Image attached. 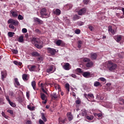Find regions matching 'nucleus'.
Masks as SVG:
<instances>
[{
	"label": "nucleus",
	"instance_id": "nucleus-60",
	"mask_svg": "<svg viewBox=\"0 0 124 124\" xmlns=\"http://www.w3.org/2000/svg\"><path fill=\"white\" fill-rule=\"evenodd\" d=\"M18 62L17 61H14V63L16 64V65H18Z\"/></svg>",
	"mask_w": 124,
	"mask_h": 124
},
{
	"label": "nucleus",
	"instance_id": "nucleus-62",
	"mask_svg": "<svg viewBox=\"0 0 124 124\" xmlns=\"http://www.w3.org/2000/svg\"><path fill=\"white\" fill-rule=\"evenodd\" d=\"M10 95H11V96H13V95H14V93H13V92H10Z\"/></svg>",
	"mask_w": 124,
	"mask_h": 124
},
{
	"label": "nucleus",
	"instance_id": "nucleus-35",
	"mask_svg": "<svg viewBox=\"0 0 124 124\" xmlns=\"http://www.w3.org/2000/svg\"><path fill=\"white\" fill-rule=\"evenodd\" d=\"M66 7L68 9H71V8H72V7H73V5L71 4H68L66 5Z\"/></svg>",
	"mask_w": 124,
	"mask_h": 124
},
{
	"label": "nucleus",
	"instance_id": "nucleus-40",
	"mask_svg": "<svg viewBox=\"0 0 124 124\" xmlns=\"http://www.w3.org/2000/svg\"><path fill=\"white\" fill-rule=\"evenodd\" d=\"M77 72H78V73H83V71H82V69L80 68H78L77 69Z\"/></svg>",
	"mask_w": 124,
	"mask_h": 124
},
{
	"label": "nucleus",
	"instance_id": "nucleus-34",
	"mask_svg": "<svg viewBox=\"0 0 124 124\" xmlns=\"http://www.w3.org/2000/svg\"><path fill=\"white\" fill-rule=\"evenodd\" d=\"M14 34H15V33L13 32H8V35L9 37H13L14 36Z\"/></svg>",
	"mask_w": 124,
	"mask_h": 124
},
{
	"label": "nucleus",
	"instance_id": "nucleus-12",
	"mask_svg": "<svg viewBox=\"0 0 124 124\" xmlns=\"http://www.w3.org/2000/svg\"><path fill=\"white\" fill-rule=\"evenodd\" d=\"M5 97H6V100L8 101L10 105H11L12 107H15L16 106V104H15L13 102H11V101H10V99H9V96H8V95H5Z\"/></svg>",
	"mask_w": 124,
	"mask_h": 124
},
{
	"label": "nucleus",
	"instance_id": "nucleus-54",
	"mask_svg": "<svg viewBox=\"0 0 124 124\" xmlns=\"http://www.w3.org/2000/svg\"><path fill=\"white\" fill-rule=\"evenodd\" d=\"M89 2V0H83V3L84 4H88V3Z\"/></svg>",
	"mask_w": 124,
	"mask_h": 124
},
{
	"label": "nucleus",
	"instance_id": "nucleus-55",
	"mask_svg": "<svg viewBox=\"0 0 124 124\" xmlns=\"http://www.w3.org/2000/svg\"><path fill=\"white\" fill-rule=\"evenodd\" d=\"M82 114L83 116H85V115H87V112L86 111V110H84L82 112Z\"/></svg>",
	"mask_w": 124,
	"mask_h": 124
},
{
	"label": "nucleus",
	"instance_id": "nucleus-41",
	"mask_svg": "<svg viewBox=\"0 0 124 124\" xmlns=\"http://www.w3.org/2000/svg\"><path fill=\"white\" fill-rule=\"evenodd\" d=\"M18 20H24V16L21 15H19L18 16Z\"/></svg>",
	"mask_w": 124,
	"mask_h": 124
},
{
	"label": "nucleus",
	"instance_id": "nucleus-23",
	"mask_svg": "<svg viewBox=\"0 0 124 124\" xmlns=\"http://www.w3.org/2000/svg\"><path fill=\"white\" fill-rule=\"evenodd\" d=\"M31 86L33 90L35 91L36 90V83L35 82V81H33L31 82Z\"/></svg>",
	"mask_w": 124,
	"mask_h": 124
},
{
	"label": "nucleus",
	"instance_id": "nucleus-58",
	"mask_svg": "<svg viewBox=\"0 0 124 124\" xmlns=\"http://www.w3.org/2000/svg\"><path fill=\"white\" fill-rule=\"evenodd\" d=\"M71 76L73 77V78H76L77 77V76L75 74H73L71 75Z\"/></svg>",
	"mask_w": 124,
	"mask_h": 124
},
{
	"label": "nucleus",
	"instance_id": "nucleus-11",
	"mask_svg": "<svg viewBox=\"0 0 124 124\" xmlns=\"http://www.w3.org/2000/svg\"><path fill=\"white\" fill-rule=\"evenodd\" d=\"M34 21L35 23H38V25H43V24H44V23L42 21V20H41L37 17H34Z\"/></svg>",
	"mask_w": 124,
	"mask_h": 124
},
{
	"label": "nucleus",
	"instance_id": "nucleus-9",
	"mask_svg": "<svg viewBox=\"0 0 124 124\" xmlns=\"http://www.w3.org/2000/svg\"><path fill=\"white\" fill-rule=\"evenodd\" d=\"M114 39L118 43L122 40L123 36L121 35H115L113 37Z\"/></svg>",
	"mask_w": 124,
	"mask_h": 124
},
{
	"label": "nucleus",
	"instance_id": "nucleus-36",
	"mask_svg": "<svg viewBox=\"0 0 124 124\" xmlns=\"http://www.w3.org/2000/svg\"><path fill=\"white\" fill-rule=\"evenodd\" d=\"M100 85H101L100 82H99L98 81H95L94 83V87H98V86H100Z\"/></svg>",
	"mask_w": 124,
	"mask_h": 124
},
{
	"label": "nucleus",
	"instance_id": "nucleus-2",
	"mask_svg": "<svg viewBox=\"0 0 124 124\" xmlns=\"http://www.w3.org/2000/svg\"><path fill=\"white\" fill-rule=\"evenodd\" d=\"M41 15V18H49L51 15L50 14H48L47 13V10L45 8H43L41 9V11L40 12Z\"/></svg>",
	"mask_w": 124,
	"mask_h": 124
},
{
	"label": "nucleus",
	"instance_id": "nucleus-24",
	"mask_svg": "<svg viewBox=\"0 0 124 124\" xmlns=\"http://www.w3.org/2000/svg\"><path fill=\"white\" fill-rule=\"evenodd\" d=\"M41 118L42 119L44 122H47V119H46V117L45 116V114L42 113H41Z\"/></svg>",
	"mask_w": 124,
	"mask_h": 124
},
{
	"label": "nucleus",
	"instance_id": "nucleus-59",
	"mask_svg": "<svg viewBox=\"0 0 124 124\" xmlns=\"http://www.w3.org/2000/svg\"><path fill=\"white\" fill-rule=\"evenodd\" d=\"M78 45H81V44H82V41H81V40L78 41Z\"/></svg>",
	"mask_w": 124,
	"mask_h": 124
},
{
	"label": "nucleus",
	"instance_id": "nucleus-57",
	"mask_svg": "<svg viewBox=\"0 0 124 124\" xmlns=\"http://www.w3.org/2000/svg\"><path fill=\"white\" fill-rule=\"evenodd\" d=\"M97 117H98L99 118H101V117H102V114L101 113H98L97 114Z\"/></svg>",
	"mask_w": 124,
	"mask_h": 124
},
{
	"label": "nucleus",
	"instance_id": "nucleus-25",
	"mask_svg": "<svg viewBox=\"0 0 124 124\" xmlns=\"http://www.w3.org/2000/svg\"><path fill=\"white\" fill-rule=\"evenodd\" d=\"M11 13L13 17H18V13L16 11H11Z\"/></svg>",
	"mask_w": 124,
	"mask_h": 124
},
{
	"label": "nucleus",
	"instance_id": "nucleus-13",
	"mask_svg": "<svg viewBox=\"0 0 124 124\" xmlns=\"http://www.w3.org/2000/svg\"><path fill=\"white\" fill-rule=\"evenodd\" d=\"M14 85H15V87L16 88H19V87H20V86H21V84H20V82H19V80H18V79L17 78H15L14 79Z\"/></svg>",
	"mask_w": 124,
	"mask_h": 124
},
{
	"label": "nucleus",
	"instance_id": "nucleus-49",
	"mask_svg": "<svg viewBox=\"0 0 124 124\" xmlns=\"http://www.w3.org/2000/svg\"><path fill=\"white\" fill-rule=\"evenodd\" d=\"M26 96L27 98H30V92H26Z\"/></svg>",
	"mask_w": 124,
	"mask_h": 124
},
{
	"label": "nucleus",
	"instance_id": "nucleus-19",
	"mask_svg": "<svg viewBox=\"0 0 124 124\" xmlns=\"http://www.w3.org/2000/svg\"><path fill=\"white\" fill-rule=\"evenodd\" d=\"M96 58H97V54H96V53L91 54V59L96 60Z\"/></svg>",
	"mask_w": 124,
	"mask_h": 124
},
{
	"label": "nucleus",
	"instance_id": "nucleus-33",
	"mask_svg": "<svg viewBox=\"0 0 124 124\" xmlns=\"http://www.w3.org/2000/svg\"><path fill=\"white\" fill-rule=\"evenodd\" d=\"M41 98L42 100H45V98H46V95L43 93H41Z\"/></svg>",
	"mask_w": 124,
	"mask_h": 124
},
{
	"label": "nucleus",
	"instance_id": "nucleus-51",
	"mask_svg": "<svg viewBox=\"0 0 124 124\" xmlns=\"http://www.w3.org/2000/svg\"><path fill=\"white\" fill-rule=\"evenodd\" d=\"M99 79L100 80V81H102L103 82H105V81H106V79L104 78H100Z\"/></svg>",
	"mask_w": 124,
	"mask_h": 124
},
{
	"label": "nucleus",
	"instance_id": "nucleus-44",
	"mask_svg": "<svg viewBox=\"0 0 124 124\" xmlns=\"http://www.w3.org/2000/svg\"><path fill=\"white\" fill-rule=\"evenodd\" d=\"M8 113H9L10 114H11V115H13L14 112H13V110H11V109H8L7 110Z\"/></svg>",
	"mask_w": 124,
	"mask_h": 124
},
{
	"label": "nucleus",
	"instance_id": "nucleus-29",
	"mask_svg": "<svg viewBox=\"0 0 124 124\" xmlns=\"http://www.w3.org/2000/svg\"><path fill=\"white\" fill-rule=\"evenodd\" d=\"M22 79L24 81H27L28 80V75L27 74H23L22 75Z\"/></svg>",
	"mask_w": 124,
	"mask_h": 124
},
{
	"label": "nucleus",
	"instance_id": "nucleus-37",
	"mask_svg": "<svg viewBox=\"0 0 124 124\" xmlns=\"http://www.w3.org/2000/svg\"><path fill=\"white\" fill-rule=\"evenodd\" d=\"M83 61L84 62H91V60L90 59L85 58L83 59Z\"/></svg>",
	"mask_w": 124,
	"mask_h": 124
},
{
	"label": "nucleus",
	"instance_id": "nucleus-50",
	"mask_svg": "<svg viewBox=\"0 0 124 124\" xmlns=\"http://www.w3.org/2000/svg\"><path fill=\"white\" fill-rule=\"evenodd\" d=\"M76 104H80V103H81V101L79 99L77 100L76 101Z\"/></svg>",
	"mask_w": 124,
	"mask_h": 124
},
{
	"label": "nucleus",
	"instance_id": "nucleus-45",
	"mask_svg": "<svg viewBox=\"0 0 124 124\" xmlns=\"http://www.w3.org/2000/svg\"><path fill=\"white\" fill-rule=\"evenodd\" d=\"M22 31L23 33H26L28 31V30L26 28H23L22 29Z\"/></svg>",
	"mask_w": 124,
	"mask_h": 124
},
{
	"label": "nucleus",
	"instance_id": "nucleus-48",
	"mask_svg": "<svg viewBox=\"0 0 124 124\" xmlns=\"http://www.w3.org/2000/svg\"><path fill=\"white\" fill-rule=\"evenodd\" d=\"M39 124H45V123H44V121H43V120H41V119H40V120H39Z\"/></svg>",
	"mask_w": 124,
	"mask_h": 124
},
{
	"label": "nucleus",
	"instance_id": "nucleus-32",
	"mask_svg": "<svg viewBox=\"0 0 124 124\" xmlns=\"http://www.w3.org/2000/svg\"><path fill=\"white\" fill-rule=\"evenodd\" d=\"M86 119L88 120V121H92V120H93V116H86Z\"/></svg>",
	"mask_w": 124,
	"mask_h": 124
},
{
	"label": "nucleus",
	"instance_id": "nucleus-39",
	"mask_svg": "<svg viewBox=\"0 0 124 124\" xmlns=\"http://www.w3.org/2000/svg\"><path fill=\"white\" fill-rule=\"evenodd\" d=\"M75 33H76V34H80V32H81V31L80 30V29H77L75 31Z\"/></svg>",
	"mask_w": 124,
	"mask_h": 124
},
{
	"label": "nucleus",
	"instance_id": "nucleus-14",
	"mask_svg": "<svg viewBox=\"0 0 124 124\" xmlns=\"http://www.w3.org/2000/svg\"><path fill=\"white\" fill-rule=\"evenodd\" d=\"M28 68L31 71V72H32L33 71H35V68H36V66L35 65H28L27 66Z\"/></svg>",
	"mask_w": 124,
	"mask_h": 124
},
{
	"label": "nucleus",
	"instance_id": "nucleus-1",
	"mask_svg": "<svg viewBox=\"0 0 124 124\" xmlns=\"http://www.w3.org/2000/svg\"><path fill=\"white\" fill-rule=\"evenodd\" d=\"M31 40L32 42H34V43H35L34 46L37 49H41L42 48H43V43L41 42L40 40L36 38V37H33Z\"/></svg>",
	"mask_w": 124,
	"mask_h": 124
},
{
	"label": "nucleus",
	"instance_id": "nucleus-56",
	"mask_svg": "<svg viewBox=\"0 0 124 124\" xmlns=\"http://www.w3.org/2000/svg\"><path fill=\"white\" fill-rule=\"evenodd\" d=\"M42 92H43L45 93H46V94H47V92L46 91H45V90L44 89V88H42Z\"/></svg>",
	"mask_w": 124,
	"mask_h": 124
},
{
	"label": "nucleus",
	"instance_id": "nucleus-38",
	"mask_svg": "<svg viewBox=\"0 0 124 124\" xmlns=\"http://www.w3.org/2000/svg\"><path fill=\"white\" fill-rule=\"evenodd\" d=\"M1 115L5 119H8V116L5 115V113L3 111H2Z\"/></svg>",
	"mask_w": 124,
	"mask_h": 124
},
{
	"label": "nucleus",
	"instance_id": "nucleus-3",
	"mask_svg": "<svg viewBox=\"0 0 124 124\" xmlns=\"http://www.w3.org/2000/svg\"><path fill=\"white\" fill-rule=\"evenodd\" d=\"M117 64L113 63L112 61H108V70L110 71H113V70H115L116 68L117 67Z\"/></svg>",
	"mask_w": 124,
	"mask_h": 124
},
{
	"label": "nucleus",
	"instance_id": "nucleus-22",
	"mask_svg": "<svg viewBox=\"0 0 124 124\" xmlns=\"http://www.w3.org/2000/svg\"><path fill=\"white\" fill-rule=\"evenodd\" d=\"M93 62H88L86 64V67H92V66H93Z\"/></svg>",
	"mask_w": 124,
	"mask_h": 124
},
{
	"label": "nucleus",
	"instance_id": "nucleus-63",
	"mask_svg": "<svg viewBox=\"0 0 124 124\" xmlns=\"http://www.w3.org/2000/svg\"><path fill=\"white\" fill-rule=\"evenodd\" d=\"M116 15L117 17H118L119 18H120V16H121V14L116 13Z\"/></svg>",
	"mask_w": 124,
	"mask_h": 124
},
{
	"label": "nucleus",
	"instance_id": "nucleus-27",
	"mask_svg": "<svg viewBox=\"0 0 124 124\" xmlns=\"http://www.w3.org/2000/svg\"><path fill=\"white\" fill-rule=\"evenodd\" d=\"M18 42H20V43H22V42H24V36L23 35L20 36L18 38Z\"/></svg>",
	"mask_w": 124,
	"mask_h": 124
},
{
	"label": "nucleus",
	"instance_id": "nucleus-64",
	"mask_svg": "<svg viewBox=\"0 0 124 124\" xmlns=\"http://www.w3.org/2000/svg\"><path fill=\"white\" fill-rule=\"evenodd\" d=\"M27 124H31V121H29V120H28V121H27Z\"/></svg>",
	"mask_w": 124,
	"mask_h": 124
},
{
	"label": "nucleus",
	"instance_id": "nucleus-61",
	"mask_svg": "<svg viewBox=\"0 0 124 124\" xmlns=\"http://www.w3.org/2000/svg\"><path fill=\"white\" fill-rule=\"evenodd\" d=\"M119 100H120V101H121V102H122L124 104V99L120 98V99H119Z\"/></svg>",
	"mask_w": 124,
	"mask_h": 124
},
{
	"label": "nucleus",
	"instance_id": "nucleus-47",
	"mask_svg": "<svg viewBox=\"0 0 124 124\" xmlns=\"http://www.w3.org/2000/svg\"><path fill=\"white\" fill-rule=\"evenodd\" d=\"M78 26H83L84 25V22L82 21H79L78 23Z\"/></svg>",
	"mask_w": 124,
	"mask_h": 124
},
{
	"label": "nucleus",
	"instance_id": "nucleus-28",
	"mask_svg": "<svg viewBox=\"0 0 124 124\" xmlns=\"http://www.w3.org/2000/svg\"><path fill=\"white\" fill-rule=\"evenodd\" d=\"M80 18H81V17L80 16H78L77 15L74 16L73 17V21H76V20H79V19H80Z\"/></svg>",
	"mask_w": 124,
	"mask_h": 124
},
{
	"label": "nucleus",
	"instance_id": "nucleus-15",
	"mask_svg": "<svg viewBox=\"0 0 124 124\" xmlns=\"http://www.w3.org/2000/svg\"><path fill=\"white\" fill-rule=\"evenodd\" d=\"M53 12L55 15H57V16H60L62 12L59 9H56L55 10L53 11Z\"/></svg>",
	"mask_w": 124,
	"mask_h": 124
},
{
	"label": "nucleus",
	"instance_id": "nucleus-4",
	"mask_svg": "<svg viewBox=\"0 0 124 124\" xmlns=\"http://www.w3.org/2000/svg\"><path fill=\"white\" fill-rule=\"evenodd\" d=\"M53 69H54V65H49L48 67L46 70V72L49 74L51 73H54V72H55V70H53Z\"/></svg>",
	"mask_w": 124,
	"mask_h": 124
},
{
	"label": "nucleus",
	"instance_id": "nucleus-42",
	"mask_svg": "<svg viewBox=\"0 0 124 124\" xmlns=\"http://www.w3.org/2000/svg\"><path fill=\"white\" fill-rule=\"evenodd\" d=\"M12 52H13V54H18V50L17 49H12Z\"/></svg>",
	"mask_w": 124,
	"mask_h": 124
},
{
	"label": "nucleus",
	"instance_id": "nucleus-7",
	"mask_svg": "<svg viewBox=\"0 0 124 124\" xmlns=\"http://www.w3.org/2000/svg\"><path fill=\"white\" fill-rule=\"evenodd\" d=\"M50 97L52 99H57V98H60V95L59 93H57L56 92H54L53 94H50Z\"/></svg>",
	"mask_w": 124,
	"mask_h": 124
},
{
	"label": "nucleus",
	"instance_id": "nucleus-21",
	"mask_svg": "<svg viewBox=\"0 0 124 124\" xmlns=\"http://www.w3.org/2000/svg\"><path fill=\"white\" fill-rule=\"evenodd\" d=\"M108 31L111 32V33H112V34H113V35L114 34H115V33H116V31L112 29V26H109Z\"/></svg>",
	"mask_w": 124,
	"mask_h": 124
},
{
	"label": "nucleus",
	"instance_id": "nucleus-16",
	"mask_svg": "<svg viewBox=\"0 0 124 124\" xmlns=\"http://www.w3.org/2000/svg\"><path fill=\"white\" fill-rule=\"evenodd\" d=\"M6 71H3L1 72V79L2 81H4V78L6 77L7 75Z\"/></svg>",
	"mask_w": 124,
	"mask_h": 124
},
{
	"label": "nucleus",
	"instance_id": "nucleus-10",
	"mask_svg": "<svg viewBox=\"0 0 124 124\" xmlns=\"http://www.w3.org/2000/svg\"><path fill=\"white\" fill-rule=\"evenodd\" d=\"M86 11H87V9H86L85 8H83L80 10H79L78 12V13L79 15H80V16H82L83 14H85V13H86Z\"/></svg>",
	"mask_w": 124,
	"mask_h": 124
},
{
	"label": "nucleus",
	"instance_id": "nucleus-26",
	"mask_svg": "<svg viewBox=\"0 0 124 124\" xmlns=\"http://www.w3.org/2000/svg\"><path fill=\"white\" fill-rule=\"evenodd\" d=\"M69 86H70L69 83H66L65 84V88L66 91H67V93H69V91H70Z\"/></svg>",
	"mask_w": 124,
	"mask_h": 124
},
{
	"label": "nucleus",
	"instance_id": "nucleus-31",
	"mask_svg": "<svg viewBox=\"0 0 124 124\" xmlns=\"http://www.w3.org/2000/svg\"><path fill=\"white\" fill-rule=\"evenodd\" d=\"M62 43V40H58L56 41V44L57 46H61V44Z\"/></svg>",
	"mask_w": 124,
	"mask_h": 124
},
{
	"label": "nucleus",
	"instance_id": "nucleus-53",
	"mask_svg": "<svg viewBox=\"0 0 124 124\" xmlns=\"http://www.w3.org/2000/svg\"><path fill=\"white\" fill-rule=\"evenodd\" d=\"M35 31L36 33H40V32H41V31H40V30H39V29H36L35 30Z\"/></svg>",
	"mask_w": 124,
	"mask_h": 124
},
{
	"label": "nucleus",
	"instance_id": "nucleus-30",
	"mask_svg": "<svg viewBox=\"0 0 124 124\" xmlns=\"http://www.w3.org/2000/svg\"><path fill=\"white\" fill-rule=\"evenodd\" d=\"M9 28L10 29H12V30H13L14 31H16V30H17V29L15 28V27H14V26H13L12 24H10L9 25Z\"/></svg>",
	"mask_w": 124,
	"mask_h": 124
},
{
	"label": "nucleus",
	"instance_id": "nucleus-6",
	"mask_svg": "<svg viewBox=\"0 0 124 124\" xmlns=\"http://www.w3.org/2000/svg\"><path fill=\"white\" fill-rule=\"evenodd\" d=\"M47 53L48 54H50V55H52V56H54L57 52L55 48H52L51 47H47Z\"/></svg>",
	"mask_w": 124,
	"mask_h": 124
},
{
	"label": "nucleus",
	"instance_id": "nucleus-43",
	"mask_svg": "<svg viewBox=\"0 0 124 124\" xmlns=\"http://www.w3.org/2000/svg\"><path fill=\"white\" fill-rule=\"evenodd\" d=\"M2 104H4L3 99H2V98H0V105H2Z\"/></svg>",
	"mask_w": 124,
	"mask_h": 124
},
{
	"label": "nucleus",
	"instance_id": "nucleus-17",
	"mask_svg": "<svg viewBox=\"0 0 124 124\" xmlns=\"http://www.w3.org/2000/svg\"><path fill=\"white\" fill-rule=\"evenodd\" d=\"M67 118H68L69 122H70L71 121H72V120H73V116L72 115V114H71V112H67Z\"/></svg>",
	"mask_w": 124,
	"mask_h": 124
},
{
	"label": "nucleus",
	"instance_id": "nucleus-8",
	"mask_svg": "<svg viewBox=\"0 0 124 124\" xmlns=\"http://www.w3.org/2000/svg\"><path fill=\"white\" fill-rule=\"evenodd\" d=\"M82 76L85 78H91V77H92V76L91 75V72L89 71L84 72L82 73Z\"/></svg>",
	"mask_w": 124,
	"mask_h": 124
},
{
	"label": "nucleus",
	"instance_id": "nucleus-5",
	"mask_svg": "<svg viewBox=\"0 0 124 124\" xmlns=\"http://www.w3.org/2000/svg\"><path fill=\"white\" fill-rule=\"evenodd\" d=\"M8 24H12L14 26H18L19 25V21L10 18L8 20Z\"/></svg>",
	"mask_w": 124,
	"mask_h": 124
},
{
	"label": "nucleus",
	"instance_id": "nucleus-46",
	"mask_svg": "<svg viewBox=\"0 0 124 124\" xmlns=\"http://www.w3.org/2000/svg\"><path fill=\"white\" fill-rule=\"evenodd\" d=\"M88 96H89V97H91V98H94V96H93V94H88Z\"/></svg>",
	"mask_w": 124,
	"mask_h": 124
},
{
	"label": "nucleus",
	"instance_id": "nucleus-18",
	"mask_svg": "<svg viewBox=\"0 0 124 124\" xmlns=\"http://www.w3.org/2000/svg\"><path fill=\"white\" fill-rule=\"evenodd\" d=\"M70 65V64L69 63H65L63 66V68H64L65 70H69V69H70L69 67Z\"/></svg>",
	"mask_w": 124,
	"mask_h": 124
},
{
	"label": "nucleus",
	"instance_id": "nucleus-52",
	"mask_svg": "<svg viewBox=\"0 0 124 124\" xmlns=\"http://www.w3.org/2000/svg\"><path fill=\"white\" fill-rule=\"evenodd\" d=\"M89 29H90V30L91 31H93V27L92 26H90L89 27Z\"/></svg>",
	"mask_w": 124,
	"mask_h": 124
},
{
	"label": "nucleus",
	"instance_id": "nucleus-20",
	"mask_svg": "<svg viewBox=\"0 0 124 124\" xmlns=\"http://www.w3.org/2000/svg\"><path fill=\"white\" fill-rule=\"evenodd\" d=\"M31 56L32 57H40V54L36 52V51H33L31 53Z\"/></svg>",
	"mask_w": 124,
	"mask_h": 124
}]
</instances>
